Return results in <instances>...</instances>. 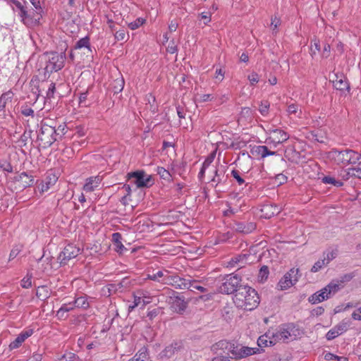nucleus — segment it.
<instances>
[{"label": "nucleus", "mask_w": 361, "mask_h": 361, "mask_svg": "<svg viewBox=\"0 0 361 361\" xmlns=\"http://www.w3.org/2000/svg\"><path fill=\"white\" fill-rule=\"evenodd\" d=\"M232 300L238 308L251 311L259 304V297L257 292L250 286H240L238 290H233Z\"/></svg>", "instance_id": "nucleus-1"}, {"label": "nucleus", "mask_w": 361, "mask_h": 361, "mask_svg": "<svg viewBox=\"0 0 361 361\" xmlns=\"http://www.w3.org/2000/svg\"><path fill=\"white\" fill-rule=\"evenodd\" d=\"M7 1L13 11L17 13L20 21L27 27L33 28L41 25L42 13L34 9H30L27 2L21 3L17 0Z\"/></svg>", "instance_id": "nucleus-2"}, {"label": "nucleus", "mask_w": 361, "mask_h": 361, "mask_svg": "<svg viewBox=\"0 0 361 361\" xmlns=\"http://www.w3.org/2000/svg\"><path fill=\"white\" fill-rule=\"evenodd\" d=\"M300 333L299 329L293 323L281 324L272 332L269 337V345H274L278 342L288 343L297 338Z\"/></svg>", "instance_id": "nucleus-3"}, {"label": "nucleus", "mask_w": 361, "mask_h": 361, "mask_svg": "<svg viewBox=\"0 0 361 361\" xmlns=\"http://www.w3.org/2000/svg\"><path fill=\"white\" fill-rule=\"evenodd\" d=\"M329 158L337 164L347 166L349 164L361 165V154L353 149L338 150L332 149L329 152Z\"/></svg>", "instance_id": "nucleus-4"}, {"label": "nucleus", "mask_w": 361, "mask_h": 361, "mask_svg": "<svg viewBox=\"0 0 361 361\" xmlns=\"http://www.w3.org/2000/svg\"><path fill=\"white\" fill-rule=\"evenodd\" d=\"M339 290V284L331 281L320 290L311 295L308 298V301L313 305L323 302L333 297Z\"/></svg>", "instance_id": "nucleus-5"}, {"label": "nucleus", "mask_w": 361, "mask_h": 361, "mask_svg": "<svg viewBox=\"0 0 361 361\" xmlns=\"http://www.w3.org/2000/svg\"><path fill=\"white\" fill-rule=\"evenodd\" d=\"M65 60L64 53L51 52L48 54V61L44 69L47 73L56 72L63 68Z\"/></svg>", "instance_id": "nucleus-6"}, {"label": "nucleus", "mask_w": 361, "mask_h": 361, "mask_svg": "<svg viewBox=\"0 0 361 361\" xmlns=\"http://www.w3.org/2000/svg\"><path fill=\"white\" fill-rule=\"evenodd\" d=\"M54 134H56L54 127L47 124H42L37 139L41 141L44 147H48L56 141Z\"/></svg>", "instance_id": "nucleus-7"}, {"label": "nucleus", "mask_w": 361, "mask_h": 361, "mask_svg": "<svg viewBox=\"0 0 361 361\" xmlns=\"http://www.w3.org/2000/svg\"><path fill=\"white\" fill-rule=\"evenodd\" d=\"M299 269L293 268L290 269L279 280L277 284V288L280 290H284L295 285L299 279Z\"/></svg>", "instance_id": "nucleus-8"}, {"label": "nucleus", "mask_w": 361, "mask_h": 361, "mask_svg": "<svg viewBox=\"0 0 361 361\" xmlns=\"http://www.w3.org/2000/svg\"><path fill=\"white\" fill-rule=\"evenodd\" d=\"M128 179H134L133 183L137 188H149L154 184L152 176L147 175L143 171H136L128 174Z\"/></svg>", "instance_id": "nucleus-9"}, {"label": "nucleus", "mask_w": 361, "mask_h": 361, "mask_svg": "<svg viewBox=\"0 0 361 361\" xmlns=\"http://www.w3.org/2000/svg\"><path fill=\"white\" fill-rule=\"evenodd\" d=\"M350 325L349 319H343L341 322L331 329L326 334V338L331 341L345 332Z\"/></svg>", "instance_id": "nucleus-10"}, {"label": "nucleus", "mask_w": 361, "mask_h": 361, "mask_svg": "<svg viewBox=\"0 0 361 361\" xmlns=\"http://www.w3.org/2000/svg\"><path fill=\"white\" fill-rule=\"evenodd\" d=\"M165 284L173 286L177 289H188L190 287V281L180 278L177 275H170L165 279Z\"/></svg>", "instance_id": "nucleus-11"}, {"label": "nucleus", "mask_w": 361, "mask_h": 361, "mask_svg": "<svg viewBox=\"0 0 361 361\" xmlns=\"http://www.w3.org/2000/svg\"><path fill=\"white\" fill-rule=\"evenodd\" d=\"M230 353L233 355L231 357H234L235 359H240L246 357L250 355L259 353L260 350L258 348L241 346L240 348H233L232 350H230Z\"/></svg>", "instance_id": "nucleus-12"}, {"label": "nucleus", "mask_w": 361, "mask_h": 361, "mask_svg": "<svg viewBox=\"0 0 361 361\" xmlns=\"http://www.w3.org/2000/svg\"><path fill=\"white\" fill-rule=\"evenodd\" d=\"M79 254L80 248L70 244L63 248L59 255V259L61 260V263L66 264V261L76 257Z\"/></svg>", "instance_id": "nucleus-13"}, {"label": "nucleus", "mask_w": 361, "mask_h": 361, "mask_svg": "<svg viewBox=\"0 0 361 361\" xmlns=\"http://www.w3.org/2000/svg\"><path fill=\"white\" fill-rule=\"evenodd\" d=\"M183 348L180 341H176L167 345L159 354L161 358H170Z\"/></svg>", "instance_id": "nucleus-14"}, {"label": "nucleus", "mask_w": 361, "mask_h": 361, "mask_svg": "<svg viewBox=\"0 0 361 361\" xmlns=\"http://www.w3.org/2000/svg\"><path fill=\"white\" fill-rule=\"evenodd\" d=\"M289 138L288 134L281 129H274L271 131V135L268 138L276 147L277 145L281 144Z\"/></svg>", "instance_id": "nucleus-15"}, {"label": "nucleus", "mask_w": 361, "mask_h": 361, "mask_svg": "<svg viewBox=\"0 0 361 361\" xmlns=\"http://www.w3.org/2000/svg\"><path fill=\"white\" fill-rule=\"evenodd\" d=\"M102 180V178L100 176H91L85 180V183L83 185V190L85 192H91L97 190Z\"/></svg>", "instance_id": "nucleus-16"}, {"label": "nucleus", "mask_w": 361, "mask_h": 361, "mask_svg": "<svg viewBox=\"0 0 361 361\" xmlns=\"http://www.w3.org/2000/svg\"><path fill=\"white\" fill-rule=\"evenodd\" d=\"M250 153L253 156H257L262 159L267 157V156L276 155V152L271 151L265 145H254L251 147Z\"/></svg>", "instance_id": "nucleus-17"}, {"label": "nucleus", "mask_w": 361, "mask_h": 361, "mask_svg": "<svg viewBox=\"0 0 361 361\" xmlns=\"http://www.w3.org/2000/svg\"><path fill=\"white\" fill-rule=\"evenodd\" d=\"M229 276V279H227V282L228 286H227V295H233L234 292H232L233 290H238L240 286H243L240 284L241 278L238 274H227V277Z\"/></svg>", "instance_id": "nucleus-18"}, {"label": "nucleus", "mask_w": 361, "mask_h": 361, "mask_svg": "<svg viewBox=\"0 0 361 361\" xmlns=\"http://www.w3.org/2000/svg\"><path fill=\"white\" fill-rule=\"evenodd\" d=\"M33 334L32 329H27L22 331L16 339L12 341L9 345L11 350L16 349L21 345L26 338L30 337Z\"/></svg>", "instance_id": "nucleus-19"}, {"label": "nucleus", "mask_w": 361, "mask_h": 361, "mask_svg": "<svg viewBox=\"0 0 361 361\" xmlns=\"http://www.w3.org/2000/svg\"><path fill=\"white\" fill-rule=\"evenodd\" d=\"M57 179L58 178L55 175L52 173L48 174L44 180H43L38 187L40 192L43 193L48 191L51 186L54 185L56 183Z\"/></svg>", "instance_id": "nucleus-20"}, {"label": "nucleus", "mask_w": 361, "mask_h": 361, "mask_svg": "<svg viewBox=\"0 0 361 361\" xmlns=\"http://www.w3.org/2000/svg\"><path fill=\"white\" fill-rule=\"evenodd\" d=\"M224 342L223 341H219L212 346V350L217 355L211 361H226L225 356L224 355Z\"/></svg>", "instance_id": "nucleus-21"}, {"label": "nucleus", "mask_w": 361, "mask_h": 361, "mask_svg": "<svg viewBox=\"0 0 361 361\" xmlns=\"http://www.w3.org/2000/svg\"><path fill=\"white\" fill-rule=\"evenodd\" d=\"M122 236L119 233H114L112 235V242L114 245L115 246L114 250L119 254H123L124 251L126 250V248L123 245L122 242Z\"/></svg>", "instance_id": "nucleus-22"}, {"label": "nucleus", "mask_w": 361, "mask_h": 361, "mask_svg": "<svg viewBox=\"0 0 361 361\" xmlns=\"http://www.w3.org/2000/svg\"><path fill=\"white\" fill-rule=\"evenodd\" d=\"M169 273V271L166 269L158 271L152 274H149L148 279L165 284V279L168 276Z\"/></svg>", "instance_id": "nucleus-23"}, {"label": "nucleus", "mask_w": 361, "mask_h": 361, "mask_svg": "<svg viewBox=\"0 0 361 361\" xmlns=\"http://www.w3.org/2000/svg\"><path fill=\"white\" fill-rule=\"evenodd\" d=\"M36 295L42 300H45L50 297V291L47 286H41L37 288Z\"/></svg>", "instance_id": "nucleus-24"}, {"label": "nucleus", "mask_w": 361, "mask_h": 361, "mask_svg": "<svg viewBox=\"0 0 361 361\" xmlns=\"http://www.w3.org/2000/svg\"><path fill=\"white\" fill-rule=\"evenodd\" d=\"M18 180L23 183L24 188L29 187L34 183V178L32 176H29L26 172H22L19 175Z\"/></svg>", "instance_id": "nucleus-25"}, {"label": "nucleus", "mask_w": 361, "mask_h": 361, "mask_svg": "<svg viewBox=\"0 0 361 361\" xmlns=\"http://www.w3.org/2000/svg\"><path fill=\"white\" fill-rule=\"evenodd\" d=\"M74 48L75 49H80L84 48L87 49L88 51H92L90 43V38L88 37L81 38L76 42Z\"/></svg>", "instance_id": "nucleus-26"}, {"label": "nucleus", "mask_w": 361, "mask_h": 361, "mask_svg": "<svg viewBox=\"0 0 361 361\" xmlns=\"http://www.w3.org/2000/svg\"><path fill=\"white\" fill-rule=\"evenodd\" d=\"M73 304L75 307L87 309L89 307L90 304L87 301L86 295L80 296L75 299Z\"/></svg>", "instance_id": "nucleus-27"}, {"label": "nucleus", "mask_w": 361, "mask_h": 361, "mask_svg": "<svg viewBox=\"0 0 361 361\" xmlns=\"http://www.w3.org/2000/svg\"><path fill=\"white\" fill-rule=\"evenodd\" d=\"M271 334L270 331L268 333L259 336L257 339V345L259 348H264L267 346H271L269 345V337H271Z\"/></svg>", "instance_id": "nucleus-28"}, {"label": "nucleus", "mask_w": 361, "mask_h": 361, "mask_svg": "<svg viewBox=\"0 0 361 361\" xmlns=\"http://www.w3.org/2000/svg\"><path fill=\"white\" fill-rule=\"evenodd\" d=\"M13 92L8 91L4 93L0 97V111H1L5 106L8 102H11L13 98Z\"/></svg>", "instance_id": "nucleus-29"}, {"label": "nucleus", "mask_w": 361, "mask_h": 361, "mask_svg": "<svg viewBox=\"0 0 361 361\" xmlns=\"http://www.w3.org/2000/svg\"><path fill=\"white\" fill-rule=\"evenodd\" d=\"M269 274V271L268 267L266 265H263L259 271V274H258L259 281H260L262 283L266 281L268 279Z\"/></svg>", "instance_id": "nucleus-30"}, {"label": "nucleus", "mask_w": 361, "mask_h": 361, "mask_svg": "<svg viewBox=\"0 0 361 361\" xmlns=\"http://www.w3.org/2000/svg\"><path fill=\"white\" fill-rule=\"evenodd\" d=\"M322 183L325 184H331L336 187H341L343 185V183L341 180H336L334 177L326 176L322 178Z\"/></svg>", "instance_id": "nucleus-31"}, {"label": "nucleus", "mask_w": 361, "mask_h": 361, "mask_svg": "<svg viewBox=\"0 0 361 361\" xmlns=\"http://www.w3.org/2000/svg\"><path fill=\"white\" fill-rule=\"evenodd\" d=\"M147 353L146 349L142 348L128 361H145L147 359Z\"/></svg>", "instance_id": "nucleus-32"}, {"label": "nucleus", "mask_w": 361, "mask_h": 361, "mask_svg": "<svg viewBox=\"0 0 361 361\" xmlns=\"http://www.w3.org/2000/svg\"><path fill=\"white\" fill-rule=\"evenodd\" d=\"M231 176L239 185H242L245 183V180L238 170L233 169L231 172Z\"/></svg>", "instance_id": "nucleus-33"}, {"label": "nucleus", "mask_w": 361, "mask_h": 361, "mask_svg": "<svg viewBox=\"0 0 361 361\" xmlns=\"http://www.w3.org/2000/svg\"><path fill=\"white\" fill-rule=\"evenodd\" d=\"M269 106L270 104L267 100L262 101L259 106V111L262 116H265L269 114Z\"/></svg>", "instance_id": "nucleus-34"}, {"label": "nucleus", "mask_w": 361, "mask_h": 361, "mask_svg": "<svg viewBox=\"0 0 361 361\" xmlns=\"http://www.w3.org/2000/svg\"><path fill=\"white\" fill-rule=\"evenodd\" d=\"M334 86L337 90L341 91L349 90L350 88L348 82L342 79L336 80V82H334Z\"/></svg>", "instance_id": "nucleus-35"}, {"label": "nucleus", "mask_w": 361, "mask_h": 361, "mask_svg": "<svg viewBox=\"0 0 361 361\" xmlns=\"http://www.w3.org/2000/svg\"><path fill=\"white\" fill-rule=\"evenodd\" d=\"M157 173L164 180H169L171 179V176L170 173L164 167L158 166L157 169Z\"/></svg>", "instance_id": "nucleus-36"}, {"label": "nucleus", "mask_w": 361, "mask_h": 361, "mask_svg": "<svg viewBox=\"0 0 361 361\" xmlns=\"http://www.w3.org/2000/svg\"><path fill=\"white\" fill-rule=\"evenodd\" d=\"M325 262L326 258L319 259L317 262H316L312 266L311 271L314 273L319 271L324 266L327 265Z\"/></svg>", "instance_id": "nucleus-37"}, {"label": "nucleus", "mask_w": 361, "mask_h": 361, "mask_svg": "<svg viewBox=\"0 0 361 361\" xmlns=\"http://www.w3.org/2000/svg\"><path fill=\"white\" fill-rule=\"evenodd\" d=\"M77 356L75 353L67 352L64 353L58 361H75Z\"/></svg>", "instance_id": "nucleus-38"}, {"label": "nucleus", "mask_w": 361, "mask_h": 361, "mask_svg": "<svg viewBox=\"0 0 361 361\" xmlns=\"http://www.w3.org/2000/svg\"><path fill=\"white\" fill-rule=\"evenodd\" d=\"M56 134H54L56 141L61 140L63 136L66 134V126L63 125H60L57 128H55Z\"/></svg>", "instance_id": "nucleus-39"}, {"label": "nucleus", "mask_w": 361, "mask_h": 361, "mask_svg": "<svg viewBox=\"0 0 361 361\" xmlns=\"http://www.w3.org/2000/svg\"><path fill=\"white\" fill-rule=\"evenodd\" d=\"M245 259V255H236L233 257L227 264V267H234L235 264H238L241 261Z\"/></svg>", "instance_id": "nucleus-40"}, {"label": "nucleus", "mask_w": 361, "mask_h": 361, "mask_svg": "<svg viewBox=\"0 0 361 361\" xmlns=\"http://www.w3.org/2000/svg\"><path fill=\"white\" fill-rule=\"evenodd\" d=\"M145 20L143 18H138L135 21L129 23L128 27L133 30H136L140 27L145 23Z\"/></svg>", "instance_id": "nucleus-41"}, {"label": "nucleus", "mask_w": 361, "mask_h": 361, "mask_svg": "<svg viewBox=\"0 0 361 361\" xmlns=\"http://www.w3.org/2000/svg\"><path fill=\"white\" fill-rule=\"evenodd\" d=\"M115 85L114 87V92L118 93L121 92L124 87V80L123 78L117 79L114 81Z\"/></svg>", "instance_id": "nucleus-42"}, {"label": "nucleus", "mask_w": 361, "mask_h": 361, "mask_svg": "<svg viewBox=\"0 0 361 361\" xmlns=\"http://www.w3.org/2000/svg\"><path fill=\"white\" fill-rule=\"evenodd\" d=\"M21 286L24 288H29L32 286V276L27 274L26 276H25L21 280Z\"/></svg>", "instance_id": "nucleus-43"}, {"label": "nucleus", "mask_w": 361, "mask_h": 361, "mask_svg": "<svg viewBox=\"0 0 361 361\" xmlns=\"http://www.w3.org/2000/svg\"><path fill=\"white\" fill-rule=\"evenodd\" d=\"M326 256L324 258H326V264H328L331 261L335 259L337 256V250H331L326 253H324V255Z\"/></svg>", "instance_id": "nucleus-44"}, {"label": "nucleus", "mask_w": 361, "mask_h": 361, "mask_svg": "<svg viewBox=\"0 0 361 361\" xmlns=\"http://www.w3.org/2000/svg\"><path fill=\"white\" fill-rule=\"evenodd\" d=\"M141 304V297L134 295V301L132 305H130L128 306V310L129 312L133 311L135 307L139 306Z\"/></svg>", "instance_id": "nucleus-45"}, {"label": "nucleus", "mask_w": 361, "mask_h": 361, "mask_svg": "<svg viewBox=\"0 0 361 361\" xmlns=\"http://www.w3.org/2000/svg\"><path fill=\"white\" fill-rule=\"evenodd\" d=\"M247 79L250 84L254 85L259 82V75L257 73L252 72L248 75Z\"/></svg>", "instance_id": "nucleus-46"}, {"label": "nucleus", "mask_w": 361, "mask_h": 361, "mask_svg": "<svg viewBox=\"0 0 361 361\" xmlns=\"http://www.w3.org/2000/svg\"><path fill=\"white\" fill-rule=\"evenodd\" d=\"M30 1L35 8L34 11H39L41 13H43V10L41 6V0H30Z\"/></svg>", "instance_id": "nucleus-47"}, {"label": "nucleus", "mask_w": 361, "mask_h": 361, "mask_svg": "<svg viewBox=\"0 0 361 361\" xmlns=\"http://www.w3.org/2000/svg\"><path fill=\"white\" fill-rule=\"evenodd\" d=\"M87 91L80 93L79 97V104L82 106H87L86 100L87 97Z\"/></svg>", "instance_id": "nucleus-48"}, {"label": "nucleus", "mask_w": 361, "mask_h": 361, "mask_svg": "<svg viewBox=\"0 0 361 361\" xmlns=\"http://www.w3.org/2000/svg\"><path fill=\"white\" fill-rule=\"evenodd\" d=\"M115 39L118 41H122L126 37V31L125 30H119L116 31V32L114 35Z\"/></svg>", "instance_id": "nucleus-49"}, {"label": "nucleus", "mask_w": 361, "mask_h": 361, "mask_svg": "<svg viewBox=\"0 0 361 361\" xmlns=\"http://www.w3.org/2000/svg\"><path fill=\"white\" fill-rule=\"evenodd\" d=\"M177 114L180 119L185 118L186 115V111L184 106H176Z\"/></svg>", "instance_id": "nucleus-50"}, {"label": "nucleus", "mask_w": 361, "mask_h": 361, "mask_svg": "<svg viewBox=\"0 0 361 361\" xmlns=\"http://www.w3.org/2000/svg\"><path fill=\"white\" fill-rule=\"evenodd\" d=\"M200 18L204 20V25H207L211 21V16L209 13H202Z\"/></svg>", "instance_id": "nucleus-51"}, {"label": "nucleus", "mask_w": 361, "mask_h": 361, "mask_svg": "<svg viewBox=\"0 0 361 361\" xmlns=\"http://www.w3.org/2000/svg\"><path fill=\"white\" fill-rule=\"evenodd\" d=\"M21 113L25 116H34V111L30 107L25 106L22 109Z\"/></svg>", "instance_id": "nucleus-52"}, {"label": "nucleus", "mask_w": 361, "mask_h": 361, "mask_svg": "<svg viewBox=\"0 0 361 361\" xmlns=\"http://www.w3.org/2000/svg\"><path fill=\"white\" fill-rule=\"evenodd\" d=\"M61 307L62 308L63 312L67 313L70 311H72L75 307L73 302H69L67 304L62 305V306Z\"/></svg>", "instance_id": "nucleus-53"}, {"label": "nucleus", "mask_w": 361, "mask_h": 361, "mask_svg": "<svg viewBox=\"0 0 361 361\" xmlns=\"http://www.w3.org/2000/svg\"><path fill=\"white\" fill-rule=\"evenodd\" d=\"M324 312V309L323 307L319 306L317 307L316 308L313 309L311 312L312 315L313 316H320L323 314Z\"/></svg>", "instance_id": "nucleus-54"}, {"label": "nucleus", "mask_w": 361, "mask_h": 361, "mask_svg": "<svg viewBox=\"0 0 361 361\" xmlns=\"http://www.w3.org/2000/svg\"><path fill=\"white\" fill-rule=\"evenodd\" d=\"M225 71L222 68L216 70L215 78L217 81H222L224 78Z\"/></svg>", "instance_id": "nucleus-55"}, {"label": "nucleus", "mask_w": 361, "mask_h": 361, "mask_svg": "<svg viewBox=\"0 0 361 361\" xmlns=\"http://www.w3.org/2000/svg\"><path fill=\"white\" fill-rule=\"evenodd\" d=\"M55 89H56L55 83L51 82L49 85V89H48V90L47 92V97H49V98L53 97L54 92H55Z\"/></svg>", "instance_id": "nucleus-56"}, {"label": "nucleus", "mask_w": 361, "mask_h": 361, "mask_svg": "<svg viewBox=\"0 0 361 361\" xmlns=\"http://www.w3.org/2000/svg\"><path fill=\"white\" fill-rule=\"evenodd\" d=\"M280 24L281 20L279 18L276 16L271 18V26L273 27V30H275Z\"/></svg>", "instance_id": "nucleus-57"}, {"label": "nucleus", "mask_w": 361, "mask_h": 361, "mask_svg": "<svg viewBox=\"0 0 361 361\" xmlns=\"http://www.w3.org/2000/svg\"><path fill=\"white\" fill-rule=\"evenodd\" d=\"M44 258V255L39 259V262H46V267L43 269V271H47L49 269H51V264H50V259L49 258L47 257L45 259Z\"/></svg>", "instance_id": "nucleus-58"}, {"label": "nucleus", "mask_w": 361, "mask_h": 361, "mask_svg": "<svg viewBox=\"0 0 361 361\" xmlns=\"http://www.w3.org/2000/svg\"><path fill=\"white\" fill-rule=\"evenodd\" d=\"M330 50H331L330 45L328 44H325L324 47V49H323L322 54V57L328 58L330 54Z\"/></svg>", "instance_id": "nucleus-59"}, {"label": "nucleus", "mask_w": 361, "mask_h": 361, "mask_svg": "<svg viewBox=\"0 0 361 361\" xmlns=\"http://www.w3.org/2000/svg\"><path fill=\"white\" fill-rule=\"evenodd\" d=\"M298 109V105L296 104H292L288 105V112L290 114H296Z\"/></svg>", "instance_id": "nucleus-60"}, {"label": "nucleus", "mask_w": 361, "mask_h": 361, "mask_svg": "<svg viewBox=\"0 0 361 361\" xmlns=\"http://www.w3.org/2000/svg\"><path fill=\"white\" fill-rule=\"evenodd\" d=\"M56 317L59 319L62 320V319H66L67 318L68 315L66 314V313L65 312H63L62 308L60 307L59 310L56 312Z\"/></svg>", "instance_id": "nucleus-61"}, {"label": "nucleus", "mask_w": 361, "mask_h": 361, "mask_svg": "<svg viewBox=\"0 0 361 361\" xmlns=\"http://www.w3.org/2000/svg\"><path fill=\"white\" fill-rule=\"evenodd\" d=\"M214 155L213 154H211L210 156H209L203 162L202 164V166H204V168H207L211 164L212 162L214 160Z\"/></svg>", "instance_id": "nucleus-62"}, {"label": "nucleus", "mask_w": 361, "mask_h": 361, "mask_svg": "<svg viewBox=\"0 0 361 361\" xmlns=\"http://www.w3.org/2000/svg\"><path fill=\"white\" fill-rule=\"evenodd\" d=\"M352 175L357 178L361 179V167L353 168Z\"/></svg>", "instance_id": "nucleus-63"}, {"label": "nucleus", "mask_w": 361, "mask_h": 361, "mask_svg": "<svg viewBox=\"0 0 361 361\" xmlns=\"http://www.w3.org/2000/svg\"><path fill=\"white\" fill-rule=\"evenodd\" d=\"M159 313V310L157 309H154L151 311H149L147 313V317L149 319L152 320L154 317L157 316Z\"/></svg>", "instance_id": "nucleus-64"}]
</instances>
